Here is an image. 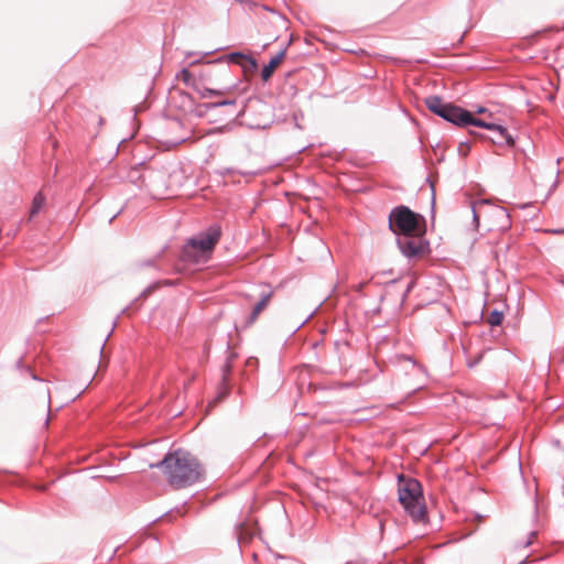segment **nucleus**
Masks as SVG:
<instances>
[{
  "mask_svg": "<svg viewBox=\"0 0 564 564\" xmlns=\"http://www.w3.org/2000/svg\"><path fill=\"white\" fill-rule=\"evenodd\" d=\"M502 319L503 315L498 311L491 312L487 317V322L491 326H499L502 323Z\"/></svg>",
  "mask_w": 564,
  "mask_h": 564,
  "instance_id": "9b49d317",
  "label": "nucleus"
},
{
  "mask_svg": "<svg viewBox=\"0 0 564 564\" xmlns=\"http://www.w3.org/2000/svg\"><path fill=\"white\" fill-rule=\"evenodd\" d=\"M231 59L241 65L246 73H252L257 69V63L252 57L240 53H234Z\"/></svg>",
  "mask_w": 564,
  "mask_h": 564,
  "instance_id": "6e6552de",
  "label": "nucleus"
},
{
  "mask_svg": "<svg viewBox=\"0 0 564 564\" xmlns=\"http://www.w3.org/2000/svg\"><path fill=\"white\" fill-rule=\"evenodd\" d=\"M495 131L498 133V135H496V139H492V142H495V143H502V142H505L509 147H513L514 145V140L513 139H511L512 140V144H509L507 142V140L500 134L499 130H495ZM510 138H512V137L510 135Z\"/></svg>",
  "mask_w": 564,
  "mask_h": 564,
  "instance_id": "ddd939ff",
  "label": "nucleus"
},
{
  "mask_svg": "<svg viewBox=\"0 0 564 564\" xmlns=\"http://www.w3.org/2000/svg\"><path fill=\"white\" fill-rule=\"evenodd\" d=\"M150 467H161L166 481L175 489L198 481L204 474V469L196 457L182 449L169 453L163 460L150 465Z\"/></svg>",
  "mask_w": 564,
  "mask_h": 564,
  "instance_id": "f257e3e1",
  "label": "nucleus"
},
{
  "mask_svg": "<svg viewBox=\"0 0 564 564\" xmlns=\"http://www.w3.org/2000/svg\"><path fill=\"white\" fill-rule=\"evenodd\" d=\"M276 21H278L279 23H281V24H284V21H283V19H282V18H279V17H278V18H276Z\"/></svg>",
  "mask_w": 564,
  "mask_h": 564,
  "instance_id": "dca6fc26",
  "label": "nucleus"
},
{
  "mask_svg": "<svg viewBox=\"0 0 564 564\" xmlns=\"http://www.w3.org/2000/svg\"><path fill=\"white\" fill-rule=\"evenodd\" d=\"M553 232L558 234V232H564V230H554Z\"/></svg>",
  "mask_w": 564,
  "mask_h": 564,
  "instance_id": "f3484780",
  "label": "nucleus"
},
{
  "mask_svg": "<svg viewBox=\"0 0 564 564\" xmlns=\"http://www.w3.org/2000/svg\"><path fill=\"white\" fill-rule=\"evenodd\" d=\"M485 112H486V109H485V108H479V109L477 110V113H485Z\"/></svg>",
  "mask_w": 564,
  "mask_h": 564,
  "instance_id": "2eb2a0df",
  "label": "nucleus"
},
{
  "mask_svg": "<svg viewBox=\"0 0 564 564\" xmlns=\"http://www.w3.org/2000/svg\"><path fill=\"white\" fill-rule=\"evenodd\" d=\"M399 501L415 522H425L427 519L421 484L410 477L399 476Z\"/></svg>",
  "mask_w": 564,
  "mask_h": 564,
  "instance_id": "7ed1b4c3",
  "label": "nucleus"
},
{
  "mask_svg": "<svg viewBox=\"0 0 564 564\" xmlns=\"http://www.w3.org/2000/svg\"><path fill=\"white\" fill-rule=\"evenodd\" d=\"M285 57V50L279 52L261 72V77L264 82L269 80L274 70L282 64Z\"/></svg>",
  "mask_w": 564,
  "mask_h": 564,
  "instance_id": "0eeeda50",
  "label": "nucleus"
},
{
  "mask_svg": "<svg viewBox=\"0 0 564 564\" xmlns=\"http://www.w3.org/2000/svg\"><path fill=\"white\" fill-rule=\"evenodd\" d=\"M424 104L433 113L458 127L476 126L488 130H499L500 134L507 140V142L512 144L510 133L502 126L482 119H477L469 111L453 104L444 102L438 96L426 97L424 99Z\"/></svg>",
  "mask_w": 564,
  "mask_h": 564,
  "instance_id": "f03ea898",
  "label": "nucleus"
},
{
  "mask_svg": "<svg viewBox=\"0 0 564 564\" xmlns=\"http://www.w3.org/2000/svg\"><path fill=\"white\" fill-rule=\"evenodd\" d=\"M178 78H181L185 84L189 85L192 82V74L189 70L184 68L181 70Z\"/></svg>",
  "mask_w": 564,
  "mask_h": 564,
  "instance_id": "f8f14e48",
  "label": "nucleus"
},
{
  "mask_svg": "<svg viewBox=\"0 0 564 564\" xmlns=\"http://www.w3.org/2000/svg\"><path fill=\"white\" fill-rule=\"evenodd\" d=\"M221 235L219 227H210L207 231L188 241L183 254L185 260L194 263H206Z\"/></svg>",
  "mask_w": 564,
  "mask_h": 564,
  "instance_id": "20e7f679",
  "label": "nucleus"
},
{
  "mask_svg": "<svg viewBox=\"0 0 564 564\" xmlns=\"http://www.w3.org/2000/svg\"><path fill=\"white\" fill-rule=\"evenodd\" d=\"M420 218L409 207L398 206L389 215V228L398 235L414 236L417 234Z\"/></svg>",
  "mask_w": 564,
  "mask_h": 564,
  "instance_id": "39448f33",
  "label": "nucleus"
},
{
  "mask_svg": "<svg viewBox=\"0 0 564 564\" xmlns=\"http://www.w3.org/2000/svg\"><path fill=\"white\" fill-rule=\"evenodd\" d=\"M488 206H489V203L487 200H479L473 205V215H474V220L476 224H478L479 217L481 216L482 210Z\"/></svg>",
  "mask_w": 564,
  "mask_h": 564,
  "instance_id": "9d476101",
  "label": "nucleus"
},
{
  "mask_svg": "<svg viewBox=\"0 0 564 564\" xmlns=\"http://www.w3.org/2000/svg\"><path fill=\"white\" fill-rule=\"evenodd\" d=\"M200 94H202L203 97H208V96H212V95H223L224 93L220 91V90H214V89H210V88H204V90H202Z\"/></svg>",
  "mask_w": 564,
  "mask_h": 564,
  "instance_id": "4468645a",
  "label": "nucleus"
},
{
  "mask_svg": "<svg viewBox=\"0 0 564 564\" xmlns=\"http://www.w3.org/2000/svg\"><path fill=\"white\" fill-rule=\"evenodd\" d=\"M46 203L45 195L40 191L35 194L29 212V220H32L44 208Z\"/></svg>",
  "mask_w": 564,
  "mask_h": 564,
  "instance_id": "1a4fd4ad",
  "label": "nucleus"
},
{
  "mask_svg": "<svg viewBox=\"0 0 564 564\" xmlns=\"http://www.w3.org/2000/svg\"><path fill=\"white\" fill-rule=\"evenodd\" d=\"M273 295H274L273 290H269L268 292H265L261 295L260 301L254 305V307L252 308V312L248 318L249 325L253 324L258 319L260 314L268 307Z\"/></svg>",
  "mask_w": 564,
  "mask_h": 564,
  "instance_id": "423d86ee",
  "label": "nucleus"
}]
</instances>
